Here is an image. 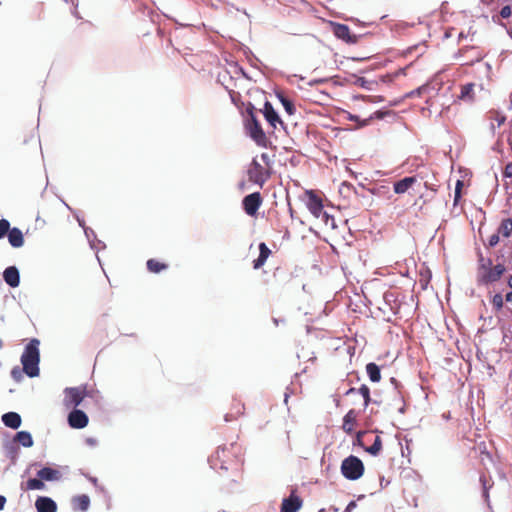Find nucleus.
Masks as SVG:
<instances>
[{
	"instance_id": "54",
	"label": "nucleus",
	"mask_w": 512,
	"mask_h": 512,
	"mask_svg": "<svg viewBox=\"0 0 512 512\" xmlns=\"http://www.w3.org/2000/svg\"><path fill=\"white\" fill-rule=\"evenodd\" d=\"M372 119V116L368 119L360 120L358 121L360 127H364L369 124L370 120Z\"/></svg>"
},
{
	"instance_id": "40",
	"label": "nucleus",
	"mask_w": 512,
	"mask_h": 512,
	"mask_svg": "<svg viewBox=\"0 0 512 512\" xmlns=\"http://www.w3.org/2000/svg\"><path fill=\"white\" fill-rule=\"evenodd\" d=\"M480 481L483 485V497L486 501L489 499V493H488V487H487V481L484 476L480 477Z\"/></svg>"
},
{
	"instance_id": "44",
	"label": "nucleus",
	"mask_w": 512,
	"mask_h": 512,
	"mask_svg": "<svg viewBox=\"0 0 512 512\" xmlns=\"http://www.w3.org/2000/svg\"><path fill=\"white\" fill-rule=\"evenodd\" d=\"M499 243V234L498 233H495L493 235H491L488 239V245L490 247H494L496 246L497 244Z\"/></svg>"
},
{
	"instance_id": "18",
	"label": "nucleus",
	"mask_w": 512,
	"mask_h": 512,
	"mask_svg": "<svg viewBox=\"0 0 512 512\" xmlns=\"http://www.w3.org/2000/svg\"><path fill=\"white\" fill-rule=\"evenodd\" d=\"M7 236H8V241L12 247L20 248L23 246L24 237H23L22 231L19 228H17V227L10 228Z\"/></svg>"
},
{
	"instance_id": "21",
	"label": "nucleus",
	"mask_w": 512,
	"mask_h": 512,
	"mask_svg": "<svg viewBox=\"0 0 512 512\" xmlns=\"http://www.w3.org/2000/svg\"><path fill=\"white\" fill-rule=\"evenodd\" d=\"M72 504L74 510L86 512L90 506V498L86 494L77 495L72 498Z\"/></svg>"
},
{
	"instance_id": "9",
	"label": "nucleus",
	"mask_w": 512,
	"mask_h": 512,
	"mask_svg": "<svg viewBox=\"0 0 512 512\" xmlns=\"http://www.w3.org/2000/svg\"><path fill=\"white\" fill-rule=\"evenodd\" d=\"M301 507V498L292 492L289 497L283 499L280 512H298Z\"/></svg>"
},
{
	"instance_id": "47",
	"label": "nucleus",
	"mask_w": 512,
	"mask_h": 512,
	"mask_svg": "<svg viewBox=\"0 0 512 512\" xmlns=\"http://www.w3.org/2000/svg\"><path fill=\"white\" fill-rule=\"evenodd\" d=\"M462 182L460 180L456 183V189H455V202L460 198V189L462 187Z\"/></svg>"
},
{
	"instance_id": "17",
	"label": "nucleus",
	"mask_w": 512,
	"mask_h": 512,
	"mask_svg": "<svg viewBox=\"0 0 512 512\" xmlns=\"http://www.w3.org/2000/svg\"><path fill=\"white\" fill-rule=\"evenodd\" d=\"M1 420L6 427L11 429H18L22 423L21 416L17 412H7L2 415Z\"/></svg>"
},
{
	"instance_id": "52",
	"label": "nucleus",
	"mask_w": 512,
	"mask_h": 512,
	"mask_svg": "<svg viewBox=\"0 0 512 512\" xmlns=\"http://www.w3.org/2000/svg\"><path fill=\"white\" fill-rule=\"evenodd\" d=\"M387 113H388V112H383V111H380V110H379V111H376V112L374 113V116H373V117H375V118H377V119H383V118L386 116V114H387Z\"/></svg>"
},
{
	"instance_id": "55",
	"label": "nucleus",
	"mask_w": 512,
	"mask_h": 512,
	"mask_svg": "<svg viewBox=\"0 0 512 512\" xmlns=\"http://www.w3.org/2000/svg\"><path fill=\"white\" fill-rule=\"evenodd\" d=\"M86 443L90 446H96L97 445V440L95 438H87L86 439Z\"/></svg>"
},
{
	"instance_id": "11",
	"label": "nucleus",
	"mask_w": 512,
	"mask_h": 512,
	"mask_svg": "<svg viewBox=\"0 0 512 512\" xmlns=\"http://www.w3.org/2000/svg\"><path fill=\"white\" fill-rule=\"evenodd\" d=\"M334 35L346 43L349 44H355L358 41V38L356 35L350 34V29L345 24H335L333 27Z\"/></svg>"
},
{
	"instance_id": "26",
	"label": "nucleus",
	"mask_w": 512,
	"mask_h": 512,
	"mask_svg": "<svg viewBox=\"0 0 512 512\" xmlns=\"http://www.w3.org/2000/svg\"><path fill=\"white\" fill-rule=\"evenodd\" d=\"M4 450L6 452L7 457H9L13 464L16 463L18 458L19 448L14 442H6L4 444Z\"/></svg>"
},
{
	"instance_id": "59",
	"label": "nucleus",
	"mask_w": 512,
	"mask_h": 512,
	"mask_svg": "<svg viewBox=\"0 0 512 512\" xmlns=\"http://www.w3.org/2000/svg\"><path fill=\"white\" fill-rule=\"evenodd\" d=\"M239 71H240V73L242 74V76H243V77H245V78L249 79L248 75L246 74V72L244 71V69H243V68H241V67H240V68H239Z\"/></svg>"
},
{
	"instance_id": "32",
	"label": "nucleus",
	"mask_w": 512,
	"mask_h": 512,
	"mask_svg": "<svg viewBox=\"0 0 512 512\" xmlns=\"http://www.w3.org/2000/svg\"><path fill=\"white\" fill-rule=\"evenodd\" d=\"M473 90H474V84L473 83H468L466 85H464L461 89V93H460V96L459 98L462 99V100H472V93H473Z\"/></svg>"
},
{
	"instance_id": "53",
	"label": "nucleus",
	"mask_w": 512,
	"mask_h": 512,
	"mask_svg": "<svg viewBox=\"0 0 512 512\" xmlns=\"http://www.w3.org/2000/svg\"><path fill=\"white\" fill-rule=\"evenodd\" d=\"M7 499L5 496L0 495V511L4 509Z\"/></svg>"
},
{
	"instance_id": "1",
	"label": "nucleus",
	"mask_w": 512,
	"mask_h": 512,
	"mask_svg": "<svg viewBox=\"0 0 512 512\" xmlns=\"http://www.w3.org/2000/svg\"><path fill=\"white\" fill-rule=\"evenodd\" d=\"M39 344L40 342L38 339L30 340V342L25 346L24 352L21 356L23 371L30 378L37 377L40 372Z\"/></svg>"
},
{
	"instance_id": "49",
	"label": "nucleus",
	"mask_w": 512,
	"mask_h": 512,
	"mask_svg": "<svg viewBox=\"0 0 512 512\" xmlns=\"http://www.w3.org/2000/svg\"><path fill=\"white\" fill-rule=\"evenodd\" d=\"M504 175L506 177H512V163H508L504 169Z\"/></svg>"
},
{
	"instance_id": "22",
	"label": "nucleus",
	"mask_w": 512,
	"mask_h": 512,
	"mask_svg": "<svg viewBox=\"0 0 512 512\" xmlns=\"http://www.w3.org/2000/svg\"><path fill=\"white\" fill-rule=\"evenodd\" d=\"M14 442H18L25 448H29L33 446V438L30 432L28 431H19L16 433L14 437Z\"/></svg>"
},
{
	"instance_id": "23",
	"label": "nucleus",
	"mask_w": 512,
	"mask_h": 512,
	"mask_svg": "<svg viewBox=\"0 0 512 512\" xmlns=\"http://www.w3.org/2000/svg\"><path fill=\"white\" fill-rule=\"evenodd\" d=\"M354 393H359L364 399V407H367L371 401L370 398V389L367 385L363 384L359 389L350 388L345 392V395H350Z\"/></svg>"
},
{
	"instance_id": "36",
	"label": "nucleus",
	"mask_w": 512,
	"mask_h": 512,
	"mask_svg": "<svg viewBox=\"0 0 512 512\" xmlns=\"http://www.w3.org/2000/svg\"><path fill=\"white\" fill-rule=\"evenodd\" d=\"M23 369L21 370L18 366H15L11 370V377L16 382H20L23 379Z\"/></svg>"
},
{
	"instance_id": "8",
	"label": "nucleus",
	"mask_w": 512,
	"mask_h": 512,
	"mask_svg": "<svg viewBox=\"0 0 512 512\" xmlns=\"http://www.w3.org/2000/svg\"><path fill=\"white\" fill-rule=\"evenodd\" d=\"M89 419L87 414L80 409H73L68 414V424L74 429H83L88 425Z\"/></svg>"
},
{
	"instance_id": "2",
	"label": "nucleus",
	"mask_w": 512,
	"mask_h": 512,
	"mask_svg": "<svg viewBox=\"0 0 512 512\" xmlns=\"http://www.w3.org/2000/svg\"><path fill=\"white\" fill-rule=\"evenodd\" d=\"M491 259H484L483 257L479 260V268L477 272V282L479 285H488L498 281L505 272L503 264H497L491 267Z\"/></svg>"
},
{
	"instance_id": "38",
	"label": "nucleus",
	"mask_w": 512,
	"mask_h": 512,
	"mask_svg": "<svg viewBox=\"0 0 512 512\" xmlns=\"http://www.w3.org/2000/svg\"><path fill=\"white\" fill-rule=\"evenodd\" d=\"M270 253L271 251L265 243L262 242L259 244V255L267 259Z\"/></svg>"
},
{
	"instance_id": "15",
	"label": "nucleus",
	"mask_w": 512,
	"mask_h": 512,
	"mask_svg": "<svg viewBox=\"0 0 512 512\" xmlns=\"http://www.w3.org/2000/svg\"><path fill=\"white\" fill-rule=\"evenodd\" d=\"M308 194V201H307V207L311 214L315 217H319V213H322V210L324 209L322 200L314 194L312 191L307 192Z\"/></svg>"
},
{
	"instance_id": "7",
	"label": "nucleus",
	"mask_w": 512,
	"mask_h": 512,
	"mask_svg": "<svg viewBox=\"0 0 512 512\" xmlns=\"http://www.w3.org/2000/svg\"><path fill=\"white\" fill-rule=\"evenodd\" d=\"M262 204V197L259 192L251 193L242 200L243 209L249 216H254Z\"/></svg>"
},
{
	"instance_id": "51",
	"label": "nucleus",
	"mask_w": 512,
	"mask_h": 512,
	"mask_svg": "<svg viewBox=\"0 0 512 512\" xmlns=\"http://www.w3.org/2000/svg\"><path fill=\"white\" fill-rule=\"evenodd\" d=\"M368 98H369V101L372 103H379L384 100L382 96H369Z\"/></svg>"
},
{
	"instance_id": "39",
	"label": "nucleus",
	"mask_w": 512,
	"mask_h": 512,
	"mask_svg": "<svg viewBox=\"0 0 512 512\" xmlns=\"http://www.w3.org/2000/svg\"><path fill=\"white\" fill-rule=\"evenodd\" d=\"M287 114L293 115L296 112V108L294 103L291 100H288L284 105H282Z\"/></svg>"
},
{
	"instance_id": "28",
	"label": "nucleus",
	"mask_w": 512,
	"mask_h": 512,
	"mask_svg": "<svg viewBox=\"0 0 512 512\" xmlns=\"http://www.w3.org/2000/svg\"><path fill=\"white\" fill-rule=\"evenodd\" d=\"M498 234H501L503 237H509L512 234V219L507 218L504 219L499 228H498Z\"/></svg>"
},
{
	"instance_id": "14",
	"label": "nucleus",
	"mask_w": 512,
	"mask_h": 512,
	"mask_svg": "<svg viewBox=\"0 0 512 512\" xmlns=\"http://www.w3.org/2000/svg\"><path fill=\"white\" fill-rule=\"evenodd\" d=\"M35 507L37 512H56L57 505L56 502L46 496H39L35 502Z\"/></svg>"
},
{
	"instance_id": "6",
	"label": "nucleus",
	"mask_w": 512,
	"mask_h": 512,
	"mask_svg": "<svg viewBox=\"0 0 512 512\" xmlns=\"http://www.w3.org/2000/svg\"><path fill=\"white\" fill-rule=\"evenodd\" d=\"M86 396L85 387H68L64 390L63 404L65 407H77Z\"/></svg>"
},
{
	"instance_id": "19",
	"label": "nucleus",
	"mask_w": 512,
	"mask_h": 512,
	"mask_svg": "<svg viewBox=\"0 0 512 512\" xmlns=\"http://www.w3.org/2000/svg\"><path fill=\"white\" fill-rule=\"evenodd\" d=\"M37 476L45 481H57L61 478V473L57 469L44 467L37 472Z\"/></svg>"
},
{
	"instance_id": "10",
	"label": "nucleus",
	"mask_w": 512,
	"mask_h": 512,
	"mask_svg": "<svg viewBox=\"0 0 512 512\" xmlns=\"http://www.w3.org/2000/svg\"><path fill=\"white\" fill-rule=\"evenodd\" d=\"M489 122V130L492 135H495L496 129L503 125L506 121V116L496 110H490L485 116Z\"/></svg>"
},
{
	"instance_id": "56",
	"label": "nucleus",
	"mask_w": 512,
	"mask_h": 512,
	"mask_svg": "<svg viewBox=\"0 0 512 512\" xmlns=\"http://www.w3.org/2000/svg\"><path fill=\"white\" fill-rule=\"evenodd\" d=\"M348 119L351 120V121H354V122H358L359 121V116L353 115V114H349Z\"/></svg>"
},
{
	"instance_id": "33",
	"label": "nucleus",
	"mask_w": 512,
	"mask_h": 512,
	"mask_svg": "<svg viewBox=\"0 0 512 512\" xmlns=\"http://www.w3.org/2000/svg\"><path fill=\"white\" fill-rule=\"evenodd\" d=\"M44 483L42 482V479L38 478H30L27 481V489L29 490H41L44 488Z\"/></svg>"
},
{
	"instance_id": "46",
	"label": "nucleus",
	"mask_w": 512,
	"mask_h": 512,
	"mask_svg": "<svg viewBox=\"0 0 512 512\" xmlns=\"http://www.w3.org/2000/svg\"><path fill=\"white\" fill-rule=\"evenodd\" d=\"M261 160L268 166L270 167L272 165V160H271V157L269 156V154L267 153H262L261 154Z\"/></svg>"
},
{
	"instance_id": "64",
	"label": "nucleus",
	"mask_w": 512,
	"mask_h": 512,
	"mask_svg": "<svg viewBox=\"0 0 512 512\" xmlns=\"http://www.w3.org/2000/svg\"><path fill=\"white\" fill-rule=\"evenodd\" d=\"M508 143H509L510 147L512 148V135L508 138Z\"/></svg>"
},
{
	"instance_id": "41",
	"label": "nucleus",
	"mask_w": 512,
	"mask_h": 512,
	"mask_svg": "<svg viewBox=\"0 0 512 512\" xmlns=\"http://www.w3.org/2000/svg\"><path fill=\"white\" fill-rule=\"evenodd\" d=\"M357 83L365 89H371V85L373 84L371 81H368L364 77L358 78Z\"/></svg>"
},
{
	"instance_id": "29",
	"label": "nucleus",
	"mask_w": 512,
	"mask_h": 512,
	"mask_svg": "<svg viewBox=\"0 0 512 512\" xmlns=\"http://www.w3.org/2000/svg\"><path fill=\"white\" fill-rule=\"evenodd\" d=\"M382 449V440L380 436H375L373 444L367 448H365V451L373 456H377Z\"/></svg>"
},
{
	"instance_id": "45",
	"label": "nucleus",
	"mask_w": 512,
	"mask_h": 512,
	"mask_svg": "<svg viewBox=\"0 0 512 512\" xmlns=\"http://www.w3.org/2000/svg\"><path fill=\"white\" fill-rule=\"evenodd\" d=\"M247 57L249 59V62L251 64V66L257 67V63L260 62V61L250 50L247 53Z\"/></svg>"
},
{
	"instance_id": "43",
	"label": "nucleus",
	"mask_w": 512,
	"mask_h": 512,
	"mask_svg": "<svg viewBox=\"0 0 512 512\" xmlns=\"http://www.w3.org/2000/svg\"><path fill=\"white\" fill-rule=\"evenodd\" d=\"M511 15V7L509 5H505L500 10V16L502 18H508Z\"/></svg>"
},
{
	"instance_id": "31",
	"label": "nucleus",
	"mask_w": 512,
	"mask_h": 512,
	"mask_svg": "<svg viewBox=\"0 0 512 512\" xmlns=\"http://www.w3.org/2000/svg\"><path fill=\"white\" fill-rule=\"evenodd\" d=\"M166 268H167V266L165 264L160 263V262H158L155 259H149L147 261V269L150 272L159 273L160 271H162V270H164Z\"/></svg>"
},
{
	"instance_id": "35",
	"label": "nucleus",
	"mask_w": 512,
	"mask_h": 512,
	"mask_svg": "<svg viewBox=\"0 0 512 512\" xmlns=\"http://www.w3.org/2000/svg\"><path fill=\"white\" fill-rule=\"evenodd\" d=\"M10 230V223L6 219L0 220V239L4 238L6 235H8V232Z\"/></svg>"
},
{
	"instance_id": "27",
	"label": "nucleus",
	"mask_w": 512,
	"mask_h": 512,
	"mask_svg": "<svg viewBox=\"0 0 512 512\" xmlns=\"http://www.w3.org/2000/svg\"><path fill=\"white\" fill-rule=\"evenodd\" d=\"M77 221H78L79 225L81 227H83L85 236L88 239L91 248L96 249V246H95L96 234H95L94 230L89 227H85L84 221L79 219L78 217H77Z\"/></svg>"
},
{
	"instance_id": "13",
	"label": "nucleus",
	"mask_w": 512,
	"mask_h": 512,
	"mask_svg": "<svg viewBox=\"0 0 512 512\" xmlns=\"http://www.w3.org/2000/svg\"><path fill=\"white\" fill-rule=\"evenodd\" d=\"M262 112H263V115H264L266 121L273 128H276V124L277 123L283 124V122L280 119L278 113L276 112V110L274 109L273 105L269 101H265Z\"/></svg>"
},
{
	"instance_id": "60",
	"label": "nucleus",
	"mask_w": 512,
	"mask_h": 512,
	"mask_svg": "<svg viewBox=\"0 0 512 512\" xmlns=\"http://www.w3.org/2000/svg\"><path fill=\"white\" fill-rule=\"evenodd\" d=\"M90 481L93 483L94 486H97L98 480L95 477H90Z\"/></svg>"
},
{
	"instance_id": "20",
	"label": "nucleus",
	"mask_w": 512,
	"mask_h": 512,
	"mask_svg": "<svg viewBox=\"0 0 512 512\" xmlns=\"http://www.w3.org/2000/svg\"><path fill=\"white\" fill-rule=\"evenodd\" d=\"M358 413L354 409H350L343 417L342 429L345 433L351 434L353 432V425L356 423Z\"/></svg>"
},
{
	"instance_id": "63",
	"label": "nucleus",
	"mask_w": 512,
	"mask_h": 512,
	"mask_svg": "<svg viewBox=\"0 0 512 512\" xmlns=\"http://www.w3.org/2000/svg\"><path fill=\"white\" fill-rule=\"evenodd\" d=\"M508 285L512 288V275L508 279Z\"/></svg>"
},
{
	"instance_id": "4",
	"label": "nucleus",
	"mask_w": 512,
	"mask_h": 512,
	"mask_svg": "<svg viewBox=\"0 0 512 512\" xmlns=\"http://www.w3.org/2000/svg\"><path fill=\"white\" fill-rule=\"evenodd\" d=\"M340 470L347 480L355 481L362 477L365 468L359 457L350 455L342 461Z\"/></svg>"
},
{
	"instance_id": "57",
	"label": "nucleus",
	"mask_w": 512,
	"mask_h": 512,
	"mask_svg": "<svg viewBox=\"0 0 512 512\" xmlns=\"http://www.w3.org/2000/svg\"><path fill=\"white\" fill-rule=\"evenodd\" d=\"M364 434H366V432L359 431V432L357 433V442H358L359 444H360V442H361V437H362Z\"/></svg>"
},
{
	"instance_id": "24",
	"label": "nucleus",
	"mask_w": 512,
	"mask_h": 512,
	"mask_svg": "<svg viewBox=\"0 0 512 512\" xmlns=\"http://www.w3.org/2000/svg\"><path fill=\"white\" fill-rule=\"evenodd\" d=\"M366 373L370 381L374 383L379 382L381 380L380 367L373 362H370L366 365Z\"/></svg>"
},
{
	"instance_id": "62",
	"label": "nucleus",
	"mask_w": 512,
	"mask_h": 512,
	"mask_svg": "<svg viewBox=\"0 0 512 512\" xmlns=\"http://www.w3.org/2000/svg\"><path fill=\"white\" fill-rule=\"evenodd\" d=\"M330 509H331L332 512H338L339 511V509L337 507H335V506H331Z\"/></svg>"
},
{
	"instance_id": "61",
	"label": "nucleus",
	"mask_w": 512,
	"mask_h": 512,
	"mask_svg": "<svg viewBox=\"0 0 512 512\" xmlns=\"http://www.w3.org/2000/svg\"><path fill=\"white\" fill-rule=\"evenodd\" d=\"M97 243L99 245H101V248L104 249L106 247V245L101 241V240H97Z\"/></svg>"
},
{
	"instance_id": "50",
	"label": "nucleus",
	"mask_w": 512,
	"mask_h": 512,
	"mask_svg": "<svg viewBox=\"0 0 512 512\" xmlns=\"http://www.w3.org/2000/svg\"><path fill=\"white\" fill-rule=\"evenodd\" d=\"M276 96H277L278 100L280 101V103H281L282 105H284V103H286L288 100H290L289 98H287V97H286L284 94H282V93H277V94H276Z\"/></svg>"
},
{
	"instance_id": "34",
	"label": "nucleus",
	"mask_w": 512,
	"mask_h": 512,
	"mask_svg": "<svg viewBox=\"0 0 512 512\" xmlns=\"http://www.w3.org/2000/svg\"><path fill=\"white\" fill-rule=\"evenodd\" d=\"M318 218H321L322 221L327 226L330 225L332 228H334L336 226L335 225L334 217L331 216L330 214H328L326 211H324V209L322 210V213H319V217Z\"/></svg>"
},
{
	"instance_id": "5",
	"label": "nucleus",
	"mask_w": 512,
	"mask_h": 512,
	"mask_svg": "<svg viewBox=\"0 0 512 512\" xmlns=\"http://www.w3.org/2000/svg\"><path fill=\"white\" fill-rule=\"evenodd\" d=\"M247 175L251 182L259 185L260 187H263L265 182L270 178L269 171L264 169L256 158L252 159L247 170Z\"/></svg>"
},
{
	"instance_id": "48",
	"label": "nucleus",
	"mask_w": 512,
	"mask_h": 512,
	"mask_svg": "<svg viewBox=\"0 0 512 512\" xmlns=\"http://www.w3.org/2000/svg\"><path fill=\"white\" fill-rule=\"evenodd\" d=\"M357 507V503L355 501H350L343 512H352Z\"/></svg>"
},
{
	"instance_id": "12",
	"label": "nucleus",
	"mask_w": 512,
	"mask_h": 512,
	"mask_svg": "<svg viewBox=\"0 0 512 512\" xmlns=\"http://www.w3.org/2000/svg\"><path fill=\"white\" fill-rule=\"evenodd\" d=\"M3 279L5 283L12 287L16 288L20 284V273L16 266H9L3 272Z\"/></svg>"
},
{
	"instance_id": "37",
	"label": "nucleus",
	"mask_w": 512,
	"mask_h": 512,
	"mask_svg": "<svg viewBox=\"0 0 512 512\" xmlns=\"http://www.w3.org/2000/svg\"><path fill=\"white\" fill-rule=\"evenodd\" d=\"M492 305L496 310H500L503 307V297L501 294H495L492 298Z\"/></svg>"
},
{
	"instance_id": "3",
	"label": "nucleus",
	"mask_w": 512,
	"mask_h": 512,
	"mask_svg": "<svg viewBox=\"0 0 512 512\" xmlns=\"http://www.w3.org/2000/svg\"><path fill=\"white\" fill-rule=\"evenodd\" d=\"M253 110L254 107L252 105L246 109L248 115L245 120V129L247 134L256 142L257 145L266 147L267 137Z\"/></svg>"
},
{
	"instance_id": "16",
	"label": "nucleus",
	"mask_w": 512,
	"mask_h": 512,
	"mask_svg": "<svg viewBox=\"0 0 512 512\" xmlns=\"http://www.w3.org/2000/svg\"><path fill=\"white\" fill-rule=\"evenodd\" d=\"M416 182H417V178L415 176L405 177L399 181H396L393 184V190L396 194H404Z\"/></svg>"
},
{
	"instance_id": "25",
	"label": "nucleus",
	"mask_w": 512,
	"mask_h": 512,
	"mask_svg": "<svg viewBox=\"0 0 512 512\" xmlns=\"http://www.w3.org/2000/svg\"><path fill=\"white\" fill-rule=\"evenodd\" d=\"M225 447H219L215 453V455L211 456L208 461L210 463L211 468H217V461L221 462L220 468L223 470H227L228 468L224 465V461L222 460L221 454L225 453Z\"/></svg>"
},
{
	"instance_id": "30",
	"label": "nucleus",
	"mask_w": 512,
	"mask_h": 512,
	"mask_svg": "<svg viewBox=\"0 0 512 512\" xmlns=\"http://www.w3.org/2000/svg\"><path fill=\"white\" fill-rule=\"evenodd\" d=\"M432 88L428 85V84H425V85H422L410 92H408L405 97L406 98H413V97H420L426 93H428Z\"/></svg>"
},
{
	"instance_id": "58",
	"label": "nucleus",
	"mask_w": 512,
	"mask_h": 512,
	"mask_svg": "<svg viewBox=\"0 0 512 512\" xmlns=\"http://www.w3.org/2000/svg\"><path fill=\"white\" fill-rule=\"evenodd\" d=\"M506 301L512 303V291L506 294Z\"/></svg>"
},
{
	"instance_id": "42",
	"label": "nucleus",
	"mask_w": 512,
	"mask_h": 512,
	"mask_svg": "<svg viewBox=\"0 0 512 512\" xmlns=\"http://www.w3.org/2000/svg\"><path fill=\"white\" fill-rule=\"evenodd\" d=\"M266 260V258L259 255L258 258L253 262L254 269H259L260 267H262L265 264Z\"/></svg>"
}]
</instances>
